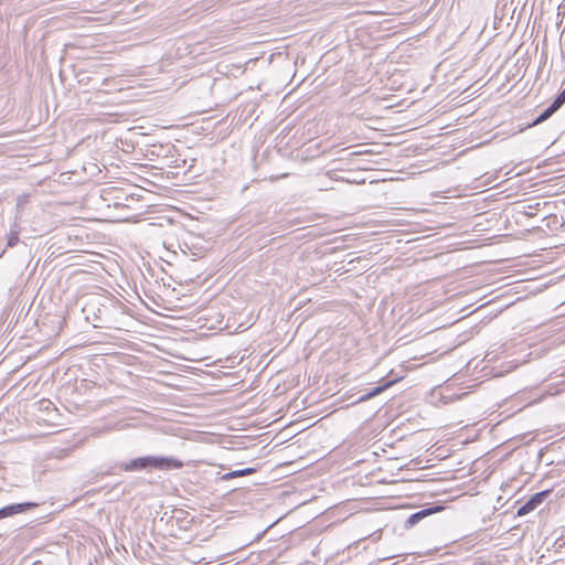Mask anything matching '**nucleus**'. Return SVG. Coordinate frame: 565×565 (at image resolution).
Here are the masks:
<instances>
[{"instance_id":"obj_1","label":"nucleus","mask_w":565,"mask_h":565,"mask_svg":"<svg viewBox=\"0 0 565 565\" xmlns=\"http://www.w3.org/2000/svg\"><path fill=\"white\" fill-rule=\"evenodd\" d=\"M183 467L181 460L166 457L146 456L130 460L127 463H122L120 468L125 471L145 470V469H180Z\"/></svg>"},{"instance_id":"obj_5","label":"nucleus","mask_w":565,"mask_h":565,"mask_svg":"<svg viewBox=\"0 0 565 565\" xmlns=\"http://www.w3.org/2000/svg\"><path fill=\"white\" fill-rule=\"evenodd\" d=\"M558 108L552 103L540 116L535 118L533 125H539L550 118Z\"/></svg>"},{"instance_id":"obj_8","label":"nucleus","mask_w":565,"mask_h":565,"mask_svg":"<svg viewBox=\"0 0 565 565\" xmlns=\"http://www.w3.org/2000/svg\"><path fill=\"white\" fill-rule=\"evenodd\" d=\"M19 242V232L18 231H11L9 237H8V243L7 245L9 247H13L18 244Z\"/></svg>"},{"instance_id":"obj_7","label":"nucleus","mask_w":565,"mask_h":565,"mask_svg":"<svg viewBox=\"0 0 565 565\" xmlns=\"http://www.w3.org/2000/svg\"><path fill=\"white\" fill-rule=\"evenodd\" d=\"M255 470L253 468H245V469H241V470H234L232 472H228V473L224 475L222 477V479L228 480V479H233V478H237V477H243V476L250 475Z\"/></svg>"},{"instance_id":"obj_2","label":"nucleus","mask_w":565,"mask_h":565,"mask_svg":"<svg viewBox=\"0 0 565 565\" xmlns=\"http://www.w3.org/2000/svg\"><path fill=\"white\" fill-rule=\"evenodd\" d=\"M550 494L548 490L541 491L532 495L524 504H522L516 514L519 516H523L531 511L535 510Z\"/></svg>"},{"instance_id":"obj_4","label":"nucleus","mask_w":565,"mask_h":565,"mask_svg":"<svg viewBox=\"0 0 565 565\" xmlns=\"http://www.w3.org/2000/svg\"><path fill=\"white\" fill-rule=\"evenodd\" d=\"M430 513V510L426 509V510H420L416 513H413L407 520H406V523L405 525L407 527L409 526H414L415 524H417L420 520H423L425 516H427L428 514Z\"/></svg>"},{"instance_id":"obj_6","label":"nucleus","mask_w":565,"mask_h":565,"mask_svg":"<svg viewBox=\"0 0 565 565\" xmlns=\"http://www.w3.org/2000/svg\"><path fill=\"white\" fill-rule=\"evenodd\" d=\"M392 384H393V382H388V383H386L385 385L376 386V387H374L371 392H369V393H366V394L362 395V396L360 397V399H359V401H360V402L367 401V399H370V398H372V397H374V396H376V395L381 394L382 392H384V391H385L388 386H391Z\"/></svg>"},{"instance_id":"obj_10","label":"nucleus","mask_w":565,"mask_h":565,"mask_svg":"<svg viewBox=\"0 0 565 565\" xmlns=\"http://www.w3.org/2000/svg\"><path fill=\"white\" fill-rule=\"evenodd\" d=\"M540 205H541V203H539V202L535 205H529L527 206L529 211L525 212V215H527L530 217L534 216L535 213L532 210H539Z\"/></svg>"},{"instance_id":"obj_9","label":"nucleus","mask_w":565,"mask_h":565,"mask_svg":"<svg viewBox=\"0 0 565 565\" xmlns=\"http://www.w3.org/2000/svg\"><path fill=\"white\" fill-rule=\"evenodd\" d=\"M553 104L559 109L565 104V88L553 100Z\"/></svg>"},{"instance_id":"obj_3","label":"nucleus","mask_w":565,"mask_h":565,"mask_svg":"<svg viewBox=\"0 0 565 565\" xmlns=\"http://www.w3.org/2000/svg\"><path fill=\"white\" fill-rule=\"evenodd\" d=\"M36 505H38L36 503H32V502L14 503V504L7 505V507L0 509V519L25 512Z\"/></svg>"}]
</instances>
